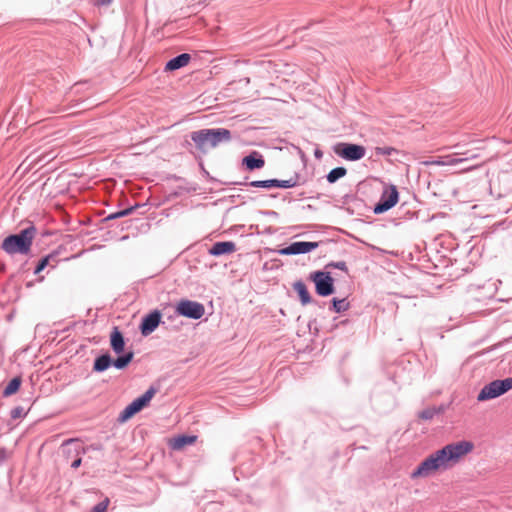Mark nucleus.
Wrapping results in <instances>:
<instances>
[{
  "label": "nucleus",
  "instance_id": "0eeeda50",
  "mask_svg": "<svg viewBox=\"0 0 512 512\" xmlns=\"http://www.w3.org/2000/svg\"><path fill=\"white\" fill-rule=\"evenodd\" d=\"M310 279L314 282L319 296L327 297L334 293V280L329 272L315 271L310 275Z\"/></svg>",
  "mask_w": 512,
  "mask_h": 512
},
{
  "label": "nucleus",
  "instance_id": "f3484780",
  "mask_svg": "<svg viewBox=\"0 0 512 512\" xmlns=\"http://www.w3.org/2000/svg\"><path fill=\"white\" fill-rule=\"evenodd\" d=\"M191 59V56L188 53H182L177 55L176 57L170 59L165 66V69L168 71L178 70L184 66H186Z\"/></svg>",
  "mask_w": 512,
  "mask_h": 512
},
{
  "label": "nucleus",
  "instance_id": "9d476101",
  "mask_svg": "<svg viewBox=\"0 0 512 512\" xmlns=\"http://www.w3.org/2000/svg\"><path fill=\"white\" fill-rule=\"evenodd\" d=\"M319 246L318 242H293L289 246L278 250L280 255H299L306 254L316 249Z\"/></svg>",
  "mask_w": 512,
  "mask_h": 512
},
{
  "label": "nucleus",
  "instance_id": "c85d7f7f",
  "mask_svg": "<svg viewBox=\"0 0 512 512\" xmlns=\"http://www.w3.org/2000/svg\"><path fill=\"white\" fill-rule=\"evenodd\" d=\"M109 505V499L105 498L103 501L97 503L91 510V512H105Z\"/></svg>",
  "mask_w": 512,
  "mask_h": 512
},
{
  "label": "nucleus",
  "instance_id": "6e6552de",
  "mask_svg": "<svg viewBox=\"0 0 512 512\" xmlns=\"http://www.w3.org/2000/svg\"><path fill=\"white\" fill-rule=\"evenodd\" d=\"M399 200V193L396 186L391 185L384 188L381 197L377 204H375L373 212L375 214H381L388 211L397 204Z\"/></svg>",
  "mask_w": 512,
  "mask_h": 512
},
{
  "label": "nucleus",
  "instance_id": "393cba45",
  "mask_svg": "<svg viewBox=\"0 0 512 512\" xmlns=\"http://www.w3.org/2000/svg\"><path fill=\"white\" fill-rule=\"evenodd\" d=\"M347 173L346 168L344 167H336L333 168L326 176V179L329 183H335L340 178L344 177Z\"/></svg>",
  "mask_w": 512,
  "mask_h": 512
},
{
  "label": "nucleus",
  "instance_id": "4c0bfd02",
  "mask_svg": "<svg viewBox=\"0 0 512 512\" xmlns=\"http://www.w3.org/2000/svg\"><path fill=\"white\" fill-rule=\"evenodd\" d=\"M3 355H4L3 347H2V345H0V356L3 357Z\"/></svg>",
  "mask_w": 512,
  "mask_h": 512
},
{
  "label": "nucleus",
  "instance_id": "423d86ee",
  "mask_svg": "<svg viewBox=\"0 0 512 512\" xmlns=\"http://www.w3.org/2000/svg\"><path fill=\"white\" fill-rule=\"evenodd\" d=\"M175 311L180 316L198 320L204 315L205 307L200 302L182 299L177 303Z\"/></svg>",
  "mask_w": 512,
  "mask_h": 512
},
{
  "label": "nucleus",
  "instance_id": "f8f14e48",
  "mask_svg": "<svg viewBox=\"0 0 512 512\" xmlns=\"http://www.w3.org/2000/svg\"><path fill=\"white\" fill-rule=\"evenodd\" d=\"M477 154L464 152V153H456L454 155H446L441 156L437 160L434 161L436 165L439 166H453L464 161L477 158Z\"/></svg>",
  "mask_w": 512,
  "mask_h": 512
},
{
  "label": "nucleus",
  "instance_id": "c756f323",
  "mask_svg": "<svg viewBox=\"0 0 512 512\" xmlns=\"http://www.w3.org/2000/svg\"><path fill=\"white\" fill-rule=\"evenodd\" d=\"M394 152H396V150L394 148H392V147L384 146V147H377L376 148V154L377 155L390 156Z\"/></svg>",
  "mask_w": 512,
  "mask_h": 512
},
{
  "label": "nucleus",
  "instance_id": "c9c22d12",
  "mask_svg": "<svg viewBox=\"0 0 512 512\" xmlns=\"http://www.w3.org/2000/svg\"><path fill=\"white\" fill-rule=\"evenodd\" d=\"M90 222H91V220H87V221H86V220H83V219L78 220V224H80V225H83V224H89Z\"/></svg>",
  "mask_w": 512,
  "mask_h": 512
},
{
  "label": "nucleus",
  "instance_id": "58836bf2",
  "mask_svg": "<svg viewBox=\"0 0 512 512\" xmlns=\"http://www.w3.org/2000/svg\"><path fill=\"white\" fill-rule=\"evenodd\" d=\"M475 167H476V166L469 167V168H467L466 170H472V169H474Z\"/></svg>",
  "mask_w": 512,
  "mask_h": 512
},
{
  "label": "nucleus",
  "instance_id": "5701e85b",
  "mask_svg": "<svg viewBox=\"0 0 512 512\" xmlns=\"http://www.w3.org/2000/svg\"><path fill=\"white\" fill-rule=\"evenodd\" d=\"M350 308V303L347 301L346 298L338 299L333 298L332 299V306L330 310L334 311L335 313H342L347 311Z\"/></svg>",
  "mask_w": 512,
  "mask_h": 512
},
{
  "label": "nucleus",
  "instance_id": "4be33fe9",
  "mask_svg": "<svg viewBox=\"0 0 512 512\" xmlns=\"http://www.w3.org/2000/svg\"><path fill=\"white\" fill-rule=\"evenodd\" d=\"M138 206H132L126 209L119 210L117 212L110 213L100 220V222H106L115 220L124 216H128L137 210Z\"/></svg>",
  "mask_w": 512,
  "mask_h": 512
},
{
  "label": "nucleus",
  "instance_id": "2eb2a0df",
  "mask_svg": "<svg viewBox=\"0 0 512 512\" xmlns=\"http://www.w3.org/2000/svg\"><path fill=\"white\" fill-rule=\"evenodd\" d=\"M242 164L247 170L253 171L255 169H261L265 165V161L259 152L253 151L243 158Z\"/></svg>",
  "mask_w": 512,
  "mask_h": 512
},
{
  "label": "nucleus",
  "instance_id": "9b49d317",
  "mask_svg": "<svg viewBox=\"0 0 512 512\" xmlns=\"http://www.w3.org/2000/svg\"><path fill=\"white\" fill-rule=\"evenodd\" d=\"M162 314L159 310H153L143 317L139 326L140 332L143 336H148L153 333L161 322Z\"/></svg>",
  "mask_w": 512,
  "mask_h": 512
},
{
  "label": "nucleus",
  "instance_id": "aec40b11",
  "mask_svg": "<svg viewBox=\"0 0 512 512\" xmlns=\"http://www.w3.org/2000/svg\"><path fill=\"white\" fill-rule=\"evenodd\" d=\"M293 289L297 292L302 305H307L311 302L310 293H309L304 282H302V281L295 282L293 284Z\"/></svg>",
  "mask_w": 512,
  "mask_h": 512
},
{
  "label": "nucleus",
  "instance_id": "e433bc0d",
  "mask_svg": "<svg viewBox=\"0 0 512 512\" xmlns=\"http://www.w3.org/2000/svg\"><path fill=\"white\" fill-rule=\"evenodd\" d=\"M315 156H316L317 158H320V157L322 156V153H321L320 151H318V150H317V151H315Z\"/></svg>",
  "mask_w": 512,
  "mask_h": 512
},
{
  "label": "nucleus",
  "instance_id": "4468645a",
  "mask_svg": "<svg viewBox=\"0 0 512 512\" xmlns=\"http://www.w3.org/2000/svg\"><path fill=\"white\" fill-rule=\"evenodd\" d=\"M236 251V245L232 241H222L214 243L208 252L210 255L218 257L225 254H231Z\"/></svg>",
  "mask_w": 512,
  "mask_h": 512
},
{
  "label": "nucleus",
  "instance_id": "412c9836",
  "mask_svg": "<svg viewBox=\"0 0 512 512\" xmlns=\"http://www.w3.org/2000/svg\"><path fill=\"white\" fill-rule=\"evenodd\" d=\"M118 355L119 356L115 360L112 359V362H113V366L119 370L126 368L131 363V361L133 360V357H134L133 351H129L122 355H120V354H118Z\"/></svg>",
  "mask_w": 512,
  "mask_h": 512
},
{
  "label": "nucleus",
  "instance_id": "ddd939ff",
  "mask_svg": "<svg viewBox=\"0 0 512 512\" xmlns=\"http://www.w3.org/2000/svg\"><path fill=\"white\" fill-rule=\"evenodd\" d=\"M63 446L68 447L67 454L74 453L76 458L71 463V468L77 469L80 467L82 463V459L80 457L81 454L85 453V448L77 439H68L63 443Z\"/></svg>",
  "mask_w": 512,
  "mask_h": 512
},
{
  "label": "nucleus",
  "instance_id": "473e14b6",
  "mask_svg": "<svg viewBox=\"0 0 512 512\" xmlns=\"http://www.w3.org/2000/svg\"><path fill=\"white\" fill-rule=\"evenodd\" d=\"M327 267H333L344 272H348V268L345 261L331 262L327 265Z\"/></svg>",
  "mask_w": 512,
  "mask_h": 512
},
{
  "label": "nucleus",
  "instance_id": "7c9ffc66",
  "mask_svg": "<svg viewBox=\"0 0 512 512\" xmlns=\"http://www.w3.org/2000/svg\"><path fill=\"white\" fill-rule=\"evenodd\" d=\"M434 415H435V410L431 409V408L424 409L419 413V417L424 420H430L434 417Z\"/></svg>",
  "mask_w": 512,
  "mask_h": 512
},
{
  "label": "nucleus",
  "instance_id": "39448f33",
  "mask_svg": "<svg viewBox=\"0 0 512 512\" xmlns=\"http://www.w3.org/2000/svg\"><path fill=\"white\" fill-rule=\"evenodd\" d=\"M156 393V389L154 387H150L144 394L134 399L129 405H127L119 415L120 421H126L131 418L133 415L138 413L144 407H146L153 396Z\"/></svg>",
  "mask_w": 512,
  "mask_h": 512
},
{
  "label": "nucleus",
  "instance_id": "72a5a7b5",
  "mask_svg": "<svg viewBox=\"0 0 512 512\" xmlns=\"http://www.w3.org/2000/svg\"><path fill=\"white\" fill-rule=\"evenodd\" d=\"M7 459V452L5 448H0V465Z\"/></svg>",
  "mask_w": 512,
  "mask_h": 512
},
{
  "label": "nucleus",
  "instance_id": "a211bd4d",
  "mask_svg": "<svg viewBox=\"0 0 512 512\" xmlns=\"http://www.w3.org/2000/svg\"><path fill=\"white\" fill-rule=\"evenodd\" d=\"M111 365H113L112 357L108 354H102L98 356L93 365V371L97 373L104 372L107 370Z\"/></svg>",
  "mask_w": 512,
  "mask_h": 512
},
{
  "label": "nucleus",
  "instance_id": "a878e982",
  "mask_svg": "<svg viewBox=\"0 0 512 512\" xmlns=\"http://www.w3.org/2000/svg\"><path fill=\"white\" fill-rule=\"evenodd\" d=\"M275 179H268V180H255V181H251L249 183V186L251 187H255V188H265V189H270V188H275L276 184H275Z\"/></svg>",
  "mask_w": 512,
  "mask_h": 512
},
{
  "label": "nucleus",
  "instance_id": "6ab92c4d",
  "mask_svg": "<svg viewBox=\"0 0 512 512\" xmlns=\"http://www.w3.org/2000/svg\"><path fill=\"white\" fill-rule=\"evenodd\" d=\"M196 436H190V435H179L171 441V448L174 450H180L186 445H191L196 441Z\"/></svg>",
  "mask_w": 512,
  "mask_h": 512
},
{
  "label": "nucleus",
  "instance_id": "f704fd0d",
  "mask_svg": "<svg viewBox=\"0 0 512 512\" xmlns=\"http://www.w3.org/2000/svg\"><path fill=\"white\" fill-rule=\"evenodd\" d=\"M112 0H95V4L98 6L108 5Z\"/></svg>",
  "mask_w": 512,
  "mask_h": 512
},
{
  "label": "nucleus",
  "instance_id": "7ed1b4c3",
  "mask_svg": "<svg viewBox=\"0 0 512 512\" xmlns=\"http://www.w3.org/2000/svg\"><path fill=\"white\" fill-rule=\"evenodd\" d=\"M190 136L196 147L201 151H206L207 148H215L232 139L231 131L226 128L200 129L193 131Z\"/></svg>",
  "mask_w": 512,
  "mask_h": 512
},
{
  "label": "nucleus",
  "instance_id": "bb28decb",
  "mask_svg": "<svg viewBox=\"0 0 512 512\" xmlns=\"http://www.w3.org/2000/svg\"><path fill=\"white\" fill-rule=\"evenodd\" d=\"M275 188H292L296 185V180H294L293 178H290L288 180H278V179H275Z\"/></svg>",
  "mask_w": 512,
  "mask_h": 512
},
{
  "label": "nucleus",
  "instance_id": "f257e3e1",
  "mask_svg": "<svg viewBox=\"0 0 512 512\" xmlns=\"http://www.w3.org/2000/svg\"><path fill=\"white\" fill-rule=\"evenodd\" d=\"M474 444L462 440L445 445L431 453L412 472V478L428 477L436 471H446L456 466L467 454L472 452Z\"/></svg>",
  "mask_w": 512,
  "mask_h": 512
},
{
  "label": "nucleus",
  "instance_id": "2f4dec72",
  "mask_svg": "<svg viewBox=\"0 0 512 512\" xmlns=\"http://www.w3.org/2000/svg\"><path fill=\"white\" fill-rule=\"evenodd\" d=\"M48 262H49V256H46V257L42 258V259L38 262L37 266L35 267L34 273H35V274H38V273H40L42 270H44V269H45V267L48 265Z\"/></svg>",
  "mask_w": 512,
  "mask_h": 512
},
{
  "label": "nucleus",
  "instance_id": "b1692460",
  "mask_svg": "<svg viewBox=\"0 0 512 512\" xmlns=\"http://www.w3.org/2000/svg\"><path fill=\"white\" fill-rule=\"evenodd\" d=\"M21 378L20 377H14L10 382L7 384V386L3 390V396L7 397L14 393H16L20 386H21Z\"/></svg>",
  "mask_w": 512,
  "mask_h": 512
},
{
  "label": "nucleus",
  "instance_id": "f03ea898",
  "mask_svg": "<svg viewBox=\"0 0 512 512\" xmlns=\"http://www.w3.org/2000/svg\"><path fill=\"white\" fill-rule=\"evenodd\" d=\"M36 235L35 226H28L18 234H11L4 238L1 248L8 255H28Z\"/></svg>",
  "mask_w": 512,
  "mask_h": 512
},
{
  "label": "nucleus",
  "instance_id": "cd10ccee",
  "mask_svg": "<svg viewBox=\"0 0 512 512\" xmlns=\"http://www.w3.org/2000/svg\"><path fill=\"white\" fill-rule=\"evenodd\" d=\"M27 414V411L24 409V407L22 406H16L14 407L11 412H10V417L12 419H18V418H22V417H25Z\"/></svg>",
  "mask_w": 512,
  "mask_h": 512
},
{
  "label": "nucleus",
  "instance_id": "dca6fc26",
  "mask_svg": "<svg viewBox=\"0 0 512 512\" xmlns=\"http://www.w3.org/2000/svg\"><path fill=\"white\" fill-rule=\"evenodd\" d=\"M110 345H111L112 350L116 354H121L124 352L125 339H124L122 332L119 330L118 327H113V329L111 331Z\"/></svg>",
  "mask_w": 512,
  "mask_h": 512
},
{
  "label": "nucleus",
  "instance_id": "1a4fd4ad",
  "mask_svg": "<svg viewBox=\"0 0 512 512\" xmlns=\"http://www.w3.org/2000/svg\"><path fill=\"white\" fill-rule=\"evenodd\" d=\"M335 153L347 161H358L365 156L366 149L359 144L340 143L336 146Z\"/></svg>",
  "mask_w": 512,
  "mask_h": 512
},
{
  "label": "nucleus",
  "instance_id": "20e7f679",
  "mask_svg": "<svg viewBox=\"0 0 512 512\" xmlns=\"http://www.w3.org/2000/svg\"><path fill=\"white\" fill-rule=\"evenodd\" d=\"M512 389V377L494 380L485 385L477 396L478 401L497 398Z\"/></svg>",
  "mask_w": 512,
  "mask_h": 512
}]
</instances>
